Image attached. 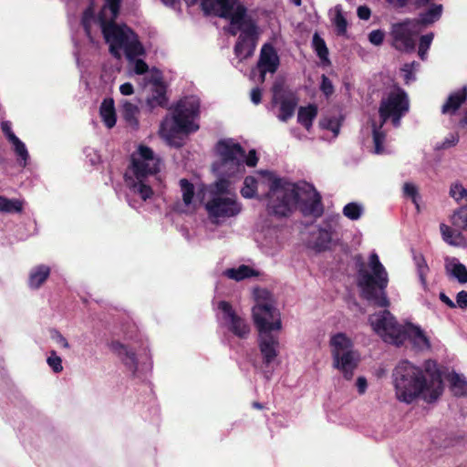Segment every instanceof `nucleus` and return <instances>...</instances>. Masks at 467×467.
<instances>
[{
	"mask_svg": "<svg viewBox=\"0 0 467 467\" xmlns=\"http://www.w3.org/2000/svg\"><path fill=\"white\" fill-rule=\"evenodd\" d=\"M356 385L360 394L365 393L368 387V383L367 379L364 377L358 378Z\"/></svg>",
	"mask_w": 467,
	"mask_h": 467,
	"instance_id": "680f3d73",
	"label": "nucleus"
},
{
	"mask_svg": "<svg viewBox=\"0 0 467 467\" xmlns=\"http://www.w3.org/2000/svg\"><path fill=\"white\" fill-rule=\"evenodd\" d=\"M392 378L397 399L407 404L420 396L426 401H434L443 390L441 375L431 360L426 362L425 371L407 360L400 361Z\"/></svg>",
	"mask_w": 467,
	"mask_h": 467,
	"instance_id": "f03ea898",
	"label": "nucleus"
},
{
	"mask_svg": "<svg viewBox=\"0 0 467 467\" xmlns=\"http://www.w3.org/2000/svg\"><path fill=\"white\" fill-rule=\"evenodd\" d=\"M120 108L121 117L124 119L126 123L132 128H138V115L140 113L138 105L130 102L127 99H123L120 101Z\"/></svg>",
	"mask_w": 467,
	"mask_h": 467,
	"instance_id": "bb28decb",
	"label": "nucleus"
},
{
	"mask_svg": "<svg viewBox=\"0 0 467 467\" xmlns=\"http://www.w3.org/2000/svg\"><path fill=\"white\" fill-rule=\"evenodd\" d=\"M180 186L182 192L183 202L186 205L192 203V198L194 196V187L193 185L186 179H182L180 181Z\"/></svg>",
	"mask_w": 467,
	"mask_h": 467,
	"instance_id": "a19ab883",
	"label": "nucleus"
},
{
	"mask_svg": "<svg viewBox=\"0 0 467 467\" xmlns=\"http://www.w3.org/2000/svg\"><path fill=\"white\" fill-rule=\"evenodd\" d=\"M13 150L17 156V162L19 166L26 167L29 158V154L25 143L19 138L10 141Z\"/></svg>",
	"mask_w": 467,
	"mask_h": 467,
	"instance_id": "f704fd0d",
	"label": "nucleus"
},
{
	"mask_svg": "<svg viewBox=\"0 0 467 467\" xmlns=\"http://www.w3.org/2000/svg\"><path fill=\"white\" fill-rule=\"evenodd\" d=\"M440 299L441 302H443L445 305H447L451 308L456 307V304L444 293H440Z\"/></svg>",
	"mask_w": 467,
	"mask_h": 467,
	"instance_id": "0e129e2a",
	"label": "nucleus"
},
{
	"mask_svg": "<svg viewBox=\"0 0 467 467\" xmlns=\"http://www.w3.org/2000/svg\"><path fill=\"white\" fill-rule=\"evenodd\" d=\"M456 306L465 309L467 308V292L461 291L457 294L456 296Z\"/></svg>",
	"mask_w": 467,
	"mask_h": 467,
	"instance_id": "13d9d810",
	"label": "nucleus"
},
{
	"mask_svg": "<svg viewBox=\"0 0 467 467\" xmlns=\"http://www.w3.org/2000/svg\"><path fill=\"white\" fill-rule=\"evenodd\" d=\"M200 100L196 96L184 97L173 108L172 115L166 116L160 128L161 136L169 143L179 134H189L199 129L196 119L199 116Z\"/></svg>",
	"mask_w": 467,
	"mask_h": 467,
	"instance_id": "0eeeda50",
	"label": "nucleus"
},
{
	"mask_svg": "<svg viewBox=\"0 0 467 467\" xmlns=\"http://www.w3.org/2000/svg\"><path fill=\"white\" fill-rule=\"evenodd\" d=\"M160 171V159L146 146H140L131 156V166L125 174V182L130 193L138 194L143 201L150 199L152 189L148 177Z\"/></svg>",
	"mask_w": 467,
	"mask_h": 467,
	"instance_id": "423d86ee",
	"label": "nucleus"
},
{
	"mask_svg": "<svg viewBox=\"0 0 467 467\" xmlns=\"http://www.w3.org/2000/svg\"><path fill=\"white\" fill-rule=\"evenodd\" d=\"M322 81L320 85L321 91L325 94L326 97H329L334 92V86L331 80L325 75H322Z\"/></svg>",
	"mask_w": 467,
	"mask_h": 467,
	"instance_id": "603ef678",
	"label": "nucleus"
},
{
	"mask_svg": "<svg viewBox=\"0 0 467 467\" xmlns=\"http://www.w3.org/2000/svg\"><path fill=\"white\" fill-rule=\"evenodd\" d=\"M223 275L230 279L241 281L244 278L257 275V273L248 265H242L237 268H229L223 272Z\"/></svg>",
	"mask_w": 467,
	"mask_h": 467,
	"instance_id": "7c9ffc66",
	"label": "nucleus"
},
{
	"mask_svg": "<svg viewBox=\"0 0 467 467\" xmlns=\"http://www.w3.org/2000/svg\"><path fill=\"white\" fill-rule=\"evenodd\" d=\"M121 0H105V4L97 18L109 52L116 58L125 55L129 61L134 57H140L145 50L137 35L126 25L115 23L119 11Z\"/></svg>",
	"mask_w": 467,
	"mask_h": 467,
	"instance_id": "7ed1b4c3",
	"label": "nucleus"
},
{
	"mask_svg": "<svg viewBox=\"0 0 467 467\" xmlns=\"http://www.w3.org/2000/svg\"><path fill=\"white\" fill-rule=\"evenodd\" d=\"M368 322L373 331L386 343L396 346L402 345L403 325L396 320L389 310H382L368 317Z\"/></svg>",
	"mask_w": 467,
	"mask_h": 467,
	"instance_id": "9b49d317",
	"label": "nucleus"
},
{
	"mask_svg": "<svg viewBox=\"0 0 467 467\" xmlns=\"http://www.w3.org/2000/svg\"><path fill=\"white\" fill-rule=\"evenodd\" d=\"M442 9L443 7L441 5L432 4L425 11L421 12L417 19L413 20L418 22L419 26H420V28L422 29L423 26L431 25L434 22L438 21L441 16Z\"/></svg>",
	"mask_w": 467,
	"mask_h": 467,
	"instance_id": "a878e982",
	"label": "nucleus"
},
{
	"mask_svg": "<svg viewBox=\"0 0 467 467\" xmlns=\"http://www.w3.org/2000/svg\"><path fill=\"white\" fill-rule=\"evenodd\" d=\"M450 382L456 396H467V380L462 375L452 373L450 376Z\"/></svg>",
	"mask_w": 467,
	"mask_h": 467,
	"instance_id": "473e14b6",
	"label": "nucleus"
},
{
	"mask_svg": "<svg viewBox=\"0 0 467 467\" xmlns=\"http://www.w3.org/2000/svg\"><path fill=\"white\" fill-rule=\"evenodd\" d=\"M1 130L9 142L18 138L13 132L12 123L8 120H4L1 122Z\"/></svg>",
	"mask_w": 467,
	"mask_h": 467,
	"instance_id": "864d4df0",
	"label": "nucleus"
},
{
	"mask_svg": "<svg viewBox=\"0 0 467 467\" xmlns=\"http://www.w3.org/2000/svg\"><path fill=\"white\" fill-rule=\"evenodd\" d=\"M329 347L333 368L338 369L346 379H351L360 360L351 339L344 333H337L330 337Z\"/></svg>",
	"mask_w": 467,
	"mask_h": 467,
	"instance_id": "9d476101",
	"label": "nucleus"
},
{
	"mask_svg": "<svg viewBox=\"0 0 467 467\" xmlns=\"http://www.w3.org/2000/svg\"><path fill=\"white\" fill-rule=\"evenodd\" d=\"M458 142H459V136H458V134L451 133L447 137L444 138L442 142L437 143L434 146V149L436 150H446V149H449L451 147L455 146Z\"/></svg>",
	"mask_w": 467,
	"mask_h": 467,
	"instance_id": "de8ad7c7",
	"label": "nucleus"
},
{
	"mask_svg": "<svg viewBox=\"0 0 467 467\" xmlns=\"http://www.w3.org/2000/svg\"><path fill=\"white\" fill-rule=\"evenodd\" d=\"M137 57H134L133 60L129 61L130 63L133 64L134 72L138 75L146 73L149 69L148 65L144 62V60Z\"/></svg>",
	"mask_w": 467,
	"mask_h": 467,
	"instance_id": "3c124183",
	"label": "nucleus"
},
{
	"mask_svg": "<svg viewBox=\"0 0 467 467\" xmlns=\"http://www.w3.org/2000/svg\"><path fill=\"white\" fill-rule=\"evenodd\" d=\"M313 47L321 61L323 63L329 64L328 49L325 41L317 33H315L313 36Z\"/></svg>",
	"mask_w": 467,
	"mask_h": 467,
	"instance_id": "4c0bfd02",
	"label": "nucleus"
},
{
	"mask_svg": "<svg viewBox=\"0 0 467 467\" xmlns=\"http://www.w3.org/2000/svg\"><path fill=\"white\" fill-rule=\"evenodd\" d=\"M109 348L113 353H115L133 372L137 369V359L135 353L129 349L125 345L119 341H112Z\"/></svg>",
	"mask_w": 467,
	"mask_h": 467,
	"instance_id": "412c9836",
	"label": "nucleus"
},
{
	"mask_svg": "<svg viewBox=\"0 0 467 467\" xmlns=\"http://www.w3.org/2000/svg\"><path fill=\"white\" fill-rule=\"evenodd\" d=\"M205 208L213 223H221L226 219L238 215L242 204L235 195L214 194L205 204Z\"/></svg>",
	"mask_w": 467,
	"mask_h": 467,
	"instance_id": "f8f14e48",
	"label": "nucleus"
},
{
	"mask_svg": "<svg viewBox=\"0 0 467 467\" xmlns=\"http://www.w3.org/2000/svg\"><path fill=\"white\" fill-rule=\"evenodd\" d=\"M92 20H95V18L93 16V11L91 8H88L83 13L81 23H82L85 32L88 37H91L90 36V22Z\"/></svg>",
	"mask_w": 467,
	"mask_h": 467,
	"instance_id": "8fccbe9b",
	"label": "nucleus"
},
{
	"mask_svg": "<svg viewBox=\"0 0 467 467\" xmlns=\"http://www.w3.org/2000/svg\"><path fill=\"white\" fill-rule=\"evenodd\" d=\"M47 363L55 373H60L63 370L62 359L55 350L50 351Z\"/></svg>",
	"mask_w": 467,
	"mask_h": 467,
	"instance_id": "c03bdc74",
	"label": "nucleus"
},
{
	"mask_svg": "<svg viewBox=\"0 0 467 467\" xmlns=\"http://www.w3.org/2000/svg\"><path fill=\"white\" fill-rule=\"evenodd\" d=\"M279 66V57L271 44H265L260 52V57L257 63V67L260 72V81L264 82L266 73H275Z\"/></svg>",
	"mask_w": 467,
	"mask_h": 467,
	"instance_id": "f3484780",
	"label": "nucleus"
},
{
	"mask_svg": "<svg viewBox=\"0 0 467 467\" xmlns=\"http://www.w3.org/2000/svg\"><path fill=\"white\" fill-rule=\"evenodd\" d=\"M450 196L456 202H460L464 198H467V189L460 182L451 183L449 192Z\"/></svg>",
	"mask_w": 467,
	"mask_h": 467,
	"instance_id": "37998d69",
	"label": "nucleus"
},
{
	"mask_svg": "<svg viewBox=\"0 0 467 467\" xmlns=\"http://www.w3.org/2000/svg\"><path fill=\"white\" fill-rule=\"evenodd\" d=\"M50 275V268L46 265L34 267L29 275L28 284L31 288L37 289L47 279Z\"/></svg>",
	"mask_w": 467,
	"mask_h": 467,
	"instance_id": "cd10ccee",
	"label": "nucleus"
},
{
	"mask_svg": "<svg viewBox=\"0 0 467 467\" xmlns=\"http://www.w3.org/2000/svg\"><path fill=\"white\" fill-rule=\"evenodd\" d=\"M414 262L417 266V272H418V275H419L420 284H421L423 289L427 290L428 289L427 275L429 273V266L426 263V260L422 254H415Z\"/></svg>",
	"mask_w": 467,
	"mask_h": 467,
	"instance_id": "72a5a7b5",
	"label": "nucleus"
},
{
	"mask_svg": "<svg viewBox=\"0 0 467 467\" xmlns=\"http://www.w3.org/2000/svg\"><path fill=\"white\" fill-rule=\"evenodd\" d=\"M420 64L416 61L407 63L401 67L402 76L406 84H409L416 79L415 72L418 70Z\"/></svg>",
	"mask_w": 467,
	"mask_h": 467,
	"instance_id": "79ce46f5",
	"label": "nucleus"
},
{
	"mask_svg": "<svg viewBox=\"0 0 467 467\" xmlns=\"http://www.w3.org/2000/svg\"><path fill=\"white\" fill-rule=\"evenodd\" d=\"M451 223L459 229L467 230V203L454 211Z\"/></svg>",
	"mask_w": 467,
	"mask_h": 467,
	"instance_id": "58836bf2",
	"label": "nucleus"
},
{
	"mask_svg": "<svg viewBox=\"0 0 467 467\" xmlns=\"http://www.w3.org/2000/svg\"><path fill=\"white\" fill-rule=\"evenodd\" d=\"M409 110V99L406 92L400 88H395L382 98L379 109L380 123H372V133L374 142V152L377 154L384 153L383 142L385 141V133L382 130L383 124L390 119L394 127L400 125V119Z\"/></svg>",
	"mask_w": 467,
	"mask_h": 467,
	"instance_id": "6e6552de",
	"label": "nucleus"
},
{
	"mask_svg": "<svg viewBox=\"0 0 467 467\" xmlns=\"http://www.w3.org/2000/svg\"><path fill=\"white\" fill-rule=\"evenodd\" d=\"M219 166H220V163L213 166L214 170H216L218 172H220L218 170ZM219 174L222 176V178L219 179L213 185L214 193L220 194V195H230L228 193L229 187H230V182H229V180L224 178V177H227V175H223L221 173H219ZM228 178H230V177L228 176Z\"/></svg>",
	"mask_w": 467,
	"mask_h": 467,
	"instance_id": "ea45409f",
	"label": "nucleus"
},
{
	"mask_svg": "<svg viewBox=\"0 0 467 467\" xmlns=\"http://www.w3.org/2000/svg\"><path fill=\"white\" fill-rule=\"evenodd\" d=\"M403 192L404 195L411 199L412 202L416 205L417 209L419 210L418 201L420 196L416 185L410 182H406L403 185Z\"/></svg>",
	"mask_w": 467,
	"mask_h": 467,
	"instance_id": "49530a36",
	"label": "nucleus"
},
{
	"mask_svg": "<svg viewBox=\"0 0 467 467\" xmlns=\"http://www.w3.org/2000/svg\"><path fill=\"white\" fill-rule=\"evenodd\" d=\"M459 124L462 128L467 129V111L464 113L463 117L461 119Z\"/></svg>",
	"mask_w": 467,
	"mask_h": 467,
	"instance_id": "774afa93",
	"label": "nucleus"
},
{
	"mask_svg": "<svg viewBox=\"0 0 467 467\" xmlns=\"http://www.w3.org/2000/svg\"><path fill=\"white\" fill-rule=\"evenodd\" d=\"M100 117L105 125L111 129L116 124V112L114 100L112 99H106L100 105L99 109Z\"/></svg>",
	"mask_w": 467,
	"mask_h": 467,
	"instance_id": "c85d7f7f",
	"label": "nucleus"
},
{
	"mask_svg": "<svg viewBox=\"0 0 467 467\" xmlns=\"http://www.w3.org/2000/svg\"><path fill=\"white\" fill-rule=\"evenodd\" d=\"M23 210V202L17 199H8L0 196V212L12 213H20Z\"/></svg>",
	"mask_w": 467,
	"mask_h": 467,
	"instance_id": "c9c22d12",
	"label": "nucleus"
},
{
	"mask_svg": "<svg viewBox=\"0 0 467 467\" xmlns=\"http://www.w3.org/2000/svg\"><path fill=\"white\" fill-rule=\"evenodd\" d=\"M317 115V107L316 105L310 104L306 107H301L298 109L297 121L309 130Z\"/></svg>",
	"mask_w": 467,
	"mask_h": 467,
	"instance_id": "c756f323",
	"label": "nucleus"
},
{
	"mask_svg": "<svg viewBox=\"0 0 467 467\" xmlns=\"http://www.w3.org/2000/svg\"><path fill=\"white\" fill-rule=\"evenodd\" d=\"M256 241L266 254L274 255L279 250L278 232L275 228L263 231L257 235Z\"/></svg>",
	"mask_w": 467,
	"mask_h": 467,
	"instance_id": "aec40b11",
	"label": "nucleus"
},
{
	"mask_svg": "<svg viewBox=\"0 0 467 467\" xmlns=\"http://www.w3.org/2000/svg\"><path fill=\"white\" fill-rule=\"evenodd\" d=\"M333 22L337 26L338 34H344L347 30V21L343 16L341 10L338 6L336 7V15L333 18Z\"/></svg>",
	"mask_w": 467,
	"mask_h": 467,
	"instance_id": "09e8293b",
	"label": "nucleus"
},
{
	"mask_svg": "<svg viewBox=\"0 0 467 467\" xmlns=\"http://www.w3.org/2000/svg\"><path fill=\"white\" fill-rule=\"evenodd\" d=\"M357 282L361 296L370 304L379 307L389 306L385 292L389 284L388 272L376 253L369 255L367 267L363 265L359 267Z\"/></svg>",
	"mask_w": 467,
	"mask_h": 467,
	"instance_id": "39448f33",
	"label": "nucleus"
},
{
	"mask_svg": "<svg viewBox=\"0 0 467 467\" xmlns=\"http://www.w3.org/2000/svg\"><path fill=\"white\" fill-rule=\"evenodd\" d=\"M467 99V86H463L459 90L452 92L447 99L446 102L441 108L443 114L452 115L454 114L465 102Z\"/></svg>",
	"mask_w": 467,
	"mask_h": 467,
	"instance_id": "5701e85b",
	"label": "nucleus"
},
{
	"mask_svg": "<svg viewBox=\"0 0 467 467\" xmlns=\"http://www.w3.org/2000/svg\"><path fill=\"white\" fill-rule=\"evenodd\" d=\"M342 213L348 219L357 221L363 215L364 207L359 202H352L344 206Z\"/></svg>",
	"mask_w": 467,
	"mask_h": 467,
	"instance_id": "e433bc0d",
	"label": "nucleus"
},
{
	"mask_svg": "<svg viewBox=\"0 0 467 467\" xmlns=\"http://www.w3.org/2000/svg\"><path fill=\"white\" fill-rule=\"evenodd\" d=\"M119 91L122 95L124 96H129V95H131L134 91V88H133V86L127 82V83H124L122 84L120 87H119Z\"/></svg>",
	"mask_w": 467,
	"mask_h": 467,
	"instance_id": "e2e57ef3",
	"label": "nucleus"
},
{
	"mask_svg": "<svg viewBox=\"0 0 467 467\" xmlns=\"http://www.w3.org/2000/svg\"><path fill=\"white\" fill-rule=\"evenodd\" d=\"M226 18H230V20L232 21V17L231 16H227ZM239 31L241 32V30L239 29L238 25H233V23L231 22V26H230L229 32L233 36H235Z\"/></svg>",
	"mask_w": 467,
	"mask_h": 467,
	"instance_id": "338daca9",
	"label": "nucleus"
},
{
	"mask_svg": "<svg viewBox=\"0 0 467 467\" xmlns=\"http://www.w3.org/2000/svg\"><path fill=\"white\" fill-rule=\"evenodd\" d=\"M333 232V227L329 223H325L323 226H320L317 231L313 234L314 247L317 251L327 250L332 242Z\"/></svg>",
	"mask_w": 467,
	"mask_h": 467,
	"instance_id": "4be33fe9",
	"label": "nucleus"
},
{
	"mask_svg": "<svg viewBox=\"0 0 467 467\" xmlns=\"http://www.w3.org/2000/svg\"><path fill=\"white\" fill-rule=\"evenodd\" d=\"M421 31L419 23L407 19L391 26L390 36L392 46L400 51H413L416 46V37Z\"/></svg>",
	"mask_w": 467,
	"mask_h": 467,
	"instance_id": "4468645a",
	"label": "nucleus"
},
{
	"mask_svg": "<svg viewBox=\"0 0 467 467\" xmlns=\"http://www.w3.org/2000/svg\"><path fill=\"white\" fill-rule=\"evenodd\" d=\"M272 103L273 105H279L280 113L277 118L279 120L285 122L293 117L297 100L293 94L275 88Z\"/></svg>",
	"mask_w": 467,
	"mask_h": 467,
	"instance_id": "a211bd4d",
	"label": "nucleus"
},
{
	"mask_svg": "<svg viewBox=\"0 0 467 467\" xmlns=\"http://www.w3.org/2000/svg\"><path fill=\"white\" fill-rule=\"evenodd\" d=\"M257 343L262 357L264 375L266 379H270L274 368L279 365V337L273 333L261 332L258 333Z\"/></svg>",
	"mask_w": 467,
	"mask_h": 467,
	"instance_id": "2eb2a0df",
	"label": "nucleus"
},
{
	"mask_svg": "<svg viewBox=\"0 0 467 467\" xmlns=\"http://www.w3.org/2000/svg\"><path fill=\"white\" fill-rule=\"evenodd\" d=\"M384 32L381 30H373L368 35V40L375 46H380L384 40Z\"/></svg>",
	"mask_w": 467,
	"mask_h": 467,
	"instance_id": "5fc2aeb1",
	"label": "nucleus"
},
{
	"mask_svg": "<svg viewBox=\"0 0 467 467\" xmlns=\"http://www.w3.org/2000/svg\"><path fill=\"white\" fill-rule=\"evenodd\" d=\"M389 5L394 7H404L410 0H386Z\"/></svg>",
	"mask_w": 467,
	"mask_h": 467,
	"instance_id": "69168bd1",
	"label": "nucleus"
},
{
	"mask_svg": "<svg viewBox=\"0 0 467 467\" xmlns=\"http://www.w3.org/2000/svg\"><path fill=\"white\" fill-rule=\"evenodd\" d=\"M319 124L321 128L331 130L334 136H337L339 133L340 123L336 118H325L320 120Z\"/></svg>",
	"mask_w": 467,
	"mask_h": 467,
	"instance_id": "a18cd8bd",
	"label": "nucleus"
},
{
	"mask_svg": "<svg viewBox=\"0 0 467 467\" xmlns=\"http://www.w3.org/2000/svg\"><path fill=\"white\" fill-rule=\"evenodd\" d=\"M201 5L204 12L220 17L231 16L233 25H238L241 34L234 47V53L240 61L253 56L258 40V31L255 24L246 18L244 6L236 5V0H202Z\"/></svg>",
	"mask_w": 467,
	"mask_h": 467,
	"instance_id": "20e7f679",
	"label": "nucleus"
},
{
	"mask_svg": "<svg viewBox=\"0 0 467 467\" xmlns=\"http://www.w3.org/2000/svg\"><path fill=\"white\" fill-rule=\"evenodd\" d=\"M216 149L221 157L218 170L221 174L229 177L242 174L244 171V164L254 167L258 161L254 150H251L246 156L244 149L233 140L219 141Z\"/></svg>",
	"mask_w": 467,
	"mask_h": 467,
	"instance_id": "1a4fd4ad",
	"label": "nucleus"
},
{
	"mask_svg": "<svg viewBox=\"0 0 467 467\" xmlns=\"http://www.w3.org/2000/svg\"><path fill=\"white\" fill-rule=\"evenodd\" d=\"M167 105L166 89L162 83L154 80L151 95L147 99V107L153 110L156 107L164 108Z\"/></svg>",
	"mask_w": 467,
	"mask_h": 467,
	"instance_id": "393cba45",
	"label": "nucleus"
},
{
	"mask_svg": "<svg viewBox=\"0 0 467 467\" xmlns=\"http://www.w3.org/2000/svg\"><path fill=\"white\" fill-rule=\"evenodd\" d=\"M251 100L254 104L257 105L261 102L262 99V91L259 88H254L251 90Z\"/></svg>",
	"mask_w": 467,
	"mask_h": 467,
	"instance_id": "bf43d9fd",
	"label": "nucleus"
},
{
	"mask_svg": "<svg viewBox=\"0 0 467 467\" xmlns=\"http://www.w3.org/2000/svg\"><path fill=\"white\" fill-rule=\"evenodd\" d=\"M442 239L449 244L453 246H459L462 241V235L461 233L452 230L448 225L441 223L440 226Z\"/></svg>",
	"mask_w": 467,
	"mask_h": 467,
	"instance_id": "2f4dec72",
	"label": "nucleus"
},
{
	"mask_svg": "<svg viewBox=\"0 0 467 467\" xmlns=\"http://www.w3.org/2000/svg\"><path fill=\"white\" fill-rule=\"evenodd\" d=\"M445 271L460 284L467 283V268L456 257L445 258Z\"/></svg>",
	"mask_w": 467,
	"mask_h": 467,
	"instance_id": "b1692460",
	"label": "nucleus"
},
{
	"mask_svg": "<svg viewBox=\"0 0 467 467\" xmlns=\"http://www.w3.org/2000/svg\"><path fill=\"white\" fill-rule=\"evenodd\" d=\"M252 315L258 333H272L282 327L279 312L268 302H257L252 309Z\"/></svg>",
	"mask_w": 467,
	"mask_h": 467,
	"instance_id": "dca6fc26",
	"label": "nucleus"
},
{
	"mask_svg": "<svg viewBox=\"0 0 467 467\" xmlns=\"http://www.w3.org/2000/svg\"><path fill=\"white\" fill-rule=\"evenodd\" d=\"M259 178L247 176L241 189L243 197L250 199L256 195L260 183L267 184V211L277 217L288 216L296 207L305 215L319 217L324 211L321 196L315 187L306 182H291L277 177L269 171H260Z\"/></svg>",
	"mask_w": 467,
	"mask_h": 467,
	"instance_id": "f257e3e1",
	"label": "nucleus"
},
{
	"mask_svg": "<svg viewBox=\"0 0 467 467\" xmlns=\"http://www.w3.org/2000/svg\"><path fill=\"white\" fill-rule=\"evenodd\" d=\"M402 330L404 334L402 344L409 339L413 347L420 351L431 349L430 338L420 327L413 324H407L404 325Z\"/></svg>",
	"mask_w": 467,
	"mask_h": 467,
	"instance_id": "6ab92c4d",
	"label": "nucleus"
},
{
	"mask_svg": "<svg viewBox=\"0 0 467 467\" xmlns=\"http://www.w3.org/2000/svg\"><path fill=\"white\" fill-rule=\"evenodd\" d=\"M358 16L362 20H368L370 17V9L365 5H361L358 8Z\"/></svg>",
	"mask_w": 467,
	"mask_h": 467,
	"instance_id": "052dcab7",
	"label": "nucleus"
},
{
	"mask_svg": "<svg viewBox=\"0 0 467 467\" xmlns=\"http://www.w3.org/2000/svg\"><path fill=\"white\" fill-rule=\"evenodd\" d=\"M432 40H433L432 33H429V34L422 36L420 39L419 47H421L424 49H429Z\"/></svg>",
	"mask_w": 467,
	"mask_h": 467,
	"instance_id": "4d7b16f0",
	"label": "nucleus"
},
{
	"mask_svg": "<svg viewBox=\"0 0 467 467\" xmlns=\"http://www.w3.org/2000/svg\"><path fill=\"white\" fill-rule=\"evenodd\" d=\"M51 338L53 341H55L57 345L64 348H69V344L67 340V338L57 330L51 331Z\"/></svg>",
	"mask_w": 467,
	"mask_h": 467,
	"instance_id": "6e6d98bb",
	"label": "nucleus"
},
{
	"mask_svg": "<svg viewBox=\"0 0 467 467\" xmlns=\"http://www.w3.org/2000/svg\"><path fill=\"white\" fill-rule=\"evenodd\" d=\"M220 315L218 317L219 324L222 327L241 339L249 337L251 327L248 322L233 308L232 305L226 301L218 303Z\"/></svg>",
	"mask_w": 467,
	"mask_h": 467,
	"instance_id": "ddd939ff",
	"label": "nucleus"
}]
</instances>
